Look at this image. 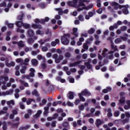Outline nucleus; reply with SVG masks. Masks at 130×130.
<instances>
[{
  "mask_svg": "<svg viewBox=\"0 0 130 130\" xmlns=\"http://www.w3.org/2000/svg\"><path fill=\"white\" fill-rule=\"evenodd\" d=\"M113 53H114V51H110L108 52L107 49H104L103 51V55L108 58V59H113Z\"/></svg>",
  "mask_w": 130,
  "mask_h": 130,
  "instance_id": "nucleus-1",
  "label": "nucleus"
},
{
  "mask_svg": "<svg viewBox=\"0 0 130 130\" xmlns=\"http://www.w3.org/2000/svg\"><path fill=\"white\" fill-rule=\"evenodd\" d=\"M84 64L86 66L87 69L88 70H91V71H93V67L92 64H90L89 62H85Z\"/></svg>",
  "mask_w": 130,
  "mask_h": 130,
  "instance_id": "nucleus-27",
  "label": "nucleus"
},
{
  "mask_svg": "<svg viewBox=\"0 0 130 130\" xmlns=\"http://www.w3.org/2000/svg\"><path fill=\"white\" fill-rule=\"evenodd\" d=\"M95 32V28H90L89 30H88V33L89 35H92V34H94Z\"/></svg>",
  "mask_w": 130,
  "mask_h": 130,
  "instance_id": "nucleus-33",
  "label": "nucleus"
},
{
  "mask_svg": "<svg viewBox=\"0 0 130 130\" xmlns=\"http://www.w3.org/2000/svg\"><path fill=\"white\" fill-rule=\"evenodd\" d=\"M40 52V50L39 49L37 50V51H31L32 55L35 56L37 55V53H39Z\"/></svg>",
  "mask_w": 130,
  "mask_h": 130,
  "instance_id": "nucleus-45",
  "label": "nucleus"
},
{
  "mask_svg": "<svg viewBox=\"0 0 130 130\" xmlns=\"http://www.w3.org/2000/svg\"><path fill=\"white\" fill-rule=\"evenodd\" d=\"M20 107L21 109H25V106L24 105V104L22 102H20L19 103Z\"/></svg>",
  "mask_w": 130,
  "mask_h": 130,
  "instance_id": "nucleus-54",
  "label": "nucleus"
},
{
  "mask_svg": "<svg viewBox=\"0 0 130 130\" xmlns=\"http://www.w3.org/2000/svg\"><path fill=\"white\" fill-rule=\"evenodd\" d=\"M79 0H73L72 2L69 1L67 2V5L69 7H74V8H77L78 7V1Z\"/></svg>",
  "mask_w": 130,
  "mask_h": 130,
  "instance_id": "nucleus-6",
  "label": "nucleus"
},
{
  "mask_svg": "<svg viewBox=\"0 0 130 130\" xmlns=\"http://www.w3.org/2000/svg\"><path fill=\"white\" fill-rule=\"evenodd\" d=\"M93 6H87V7H83V8H78L77 9V11H78V12H80V11H83V9H84V10H89V9H92V7Z\"/></svg>",
  "mask_w": 130,
  "mask_h": 130,
  "instance_id": "nucleus-30",
  "label": "nucleus"
},
{
  "mask_svg": "<svg viewBox=\"0 0 130 130\" xmlns=\"http://www.w3.org/2000/svg\"><path fill=\"white\" fill-rule=\"evenodd\" d=\"M83 94L81 93H79L78 96H79V98L81 100V101H83V102H85L86 101V100L83 97Z\"/></svg>",
  "mask_w": 130,
  "mask_h": 130,
  "instance_id": "nucleus-41",
  "label": "nucleus"
},
{
  "mask_svg": "<svg viewBox=\"0 0 130 130\" xmlns=\"http://www.w3.org/2000/svg\"><path fill=\"white\" fill-rule=\"evenodd\" d=\"M129 118H125L123 120V124H125V123H127V122H129Z\"/></svg>",
  "mask_w": 130,
  "mask_h": 130,
  "instance_id": "nucleus-60",
  "label": "nucleus"
},
{
  "mask_svg": "<svg viewBox=\"0 0 130 130\" xmlns=\"http://www.w3.org/2000/svg\"><path fill=\"white\" fill-rule=\"evenodd\" d=\"M78 19L79 21H80L81 22H83L84 21V16H83L82 15H79Z\"/></svg>",
  "mask_w": 130,
  "mask_h": 130,
  "instance_id": "nucleus-47",
  "label": "nucleus"
},
{
  "mask_svg": "<svg viewBox=\"0 0 130 130\" xmlns=\"http://www.w3.org/2000/svg\"><path fill=\"white\" fill-rule=\"evenodd\" d=\"M33 113V111L31 109H29L27 110V113L25 114L24 118L27 119L30 117V115H32V113Z\"/></svg>",
  "mask_w": 130,
  "mask_h": 130,
  "instance_id": "nucleus-11",
  "label": "nucleus"
},
{
  "mask_svg": "<svg viewBox=\"0 0 130 130\" xmlns=\"http://www.w3.org/2000/svg\"><path fill=\"white\" fill-rule=\"evenodd\" d=\"M32 101H33V99H28V100L26 101V104L27 105H30Z\"/></svg>",
  "mask_w": 130,
  "mask_h": 130,
  "instance_id": "nucleus-53",
  "label": "nucleus"
},
{
  "mask_svg": "<svg viewBox=\"0 0 130 130\" xmlns=\"http://www.w3.org/2000/svg\"><path fill=\"white\" fill-rule=\"evenodd\" d=\"M31 62L34 67H37L38 64V60L36 59H32L31 60Z\"/></svg>",
  "mask_w": 130,
  "mask_h": 130,
  "instance_id": "nucleus-28",
  "label": "nucleus"
},
{
  "mask_svg": "<svg viewBox=\"0 0 130 130\" xmlns=\"http://www.w3.org/2000/svg\"><path fill=\"white\" fill-rule=\"evenodd\" d=\"M2 128L3 130H7L8 129V126H7V122L4 121L3 122V127Z\"/></svg>",
  "mask_w": 130,
  "mask_h": 130,
  "instance_id": "nucleus-37",
  "label": "nucleus"
},
{
  "mask_svg": "<svg viewBox=\"0 0 130 130\" xmlns=\"http://www.w3.org/2000/svg\"><path fill=\"white\" fill-rule=\"evenodd\" d=\"M104 123V121L103 120H101L100 119H96L95 121V125L96 127H99L100 125L103 124Z\"/></svg>",
  "mask_w": 130,
  "mask_h": 130,
  "instance_id": "nucleus-10",
  "label": "nucleus"
},
{
  "mask_svg": "<svg viewBox=\"0 0 130 130\" xmlns=\"http://www.w3.org/2000/svg\"><path fill=\"white\" fill-rule=\"evenodd\" d=\"M62 125L63 127H68L69 125V122H63L62 123Z\"/></svg>",
  "mask_w": 130,
  "mask_h": 130,
  "instance_id": "nucleus-44",
  "label": "nucleus"
},
{
  "mask_svg": "<svg viewBox=\"0 0 130 130\" xmlns=\"http://www.w3.org/2000/svg\"><path fill=\"white\" fill-rule=\"evenodd\" d=\"M82 62V61H77L74 63H70L69 64V67L70 68H73V67H76V66H78V64H80Z\"/></svg>",
  "mask_w": 130,
  "mask_h": 130,
  "instance_id": "nucleus-17",
  "label": "nucleus"
},
{
  "mask_svg": "<svg viewBox=\"0 0 130 130\" xmlns=\"http://www.w3.org/2000/svg\"><path fill=\"white\" fill-rule=\"evenodd\" d=\"M42 50L44 52H45L48 50V48H47V47H46V46L42 47Z\"/></svg>",
  "mask_w": 130,
  "mask_h": 130,
  "instance_id": "nucleus-52",
  "label": "nucleus"
},
{
  "mask_svg": "<svg viewBox=\"0 0 130 130\" xmlns=\"http://www.w3.org/2000/svg\"><path fill=\"white\" fill-rule=\"evenodd\" d=\"M36 34L37 35H43V34H44V32L42 30L38 29L36 31Z\"/></svg>",
  "mask_w": 130,
  "mask_h": 130,
  "instance_id": "nucleus-42",
  "label": "nucleus"
},
{
  "mask_svg": "<svg viewBox=\"0 0 130 130\" xmlns=\"http://www.w3.org/2000/svg\"><path fill=\"white\" fill-rule=\"evenodd\" d=\"M79 108L80 110H84V109H85V106H84V105H81L79 106Z\"/></svg>",
  "mask_w": 130,
  "mask_h": 130,
  "instance_id": "nucleus-64",
  "label": "nucleus"
},
{
  "mask_svg": "<svg viewBox=\"0 0 130 130\" xmlns=\"http://www.w3.org/2000/svg\"><path fill=\"white\" fill-rule=\"evenodd\" d=\"M75 93L72 91H70L69 92V96H68V98L70 100H73L74 99V97H75Z\"/></svg>",
  "mask_w": 130,
  "mask_h": 130,
  "instance_id": "nucleus-29",
  "label": "nucleus"
},
{
  "mask_svg": "<svg viewBox=\"0 0 130 130\" xmlns=\"http://www.w3.org/2000/svg\"><path fill=\"white\" fill-rule=\"evenodd\" d=\"M121 42V39L117 38L115 40V44H118V43H120Z\"/></svg>",
  "mask_w": 130,
  "mask_h": 130,
  "instance_id": "nucleus-48",
  "label": "nucleus"
},
{
  "mask_svg": "<svg viewBox=\"0 0 130 130\" xmlns=\"http://www.w3.org/2000/svg\"><path fill=\"white\" fill-rule=\"evenodd\" d=\"M27 43L28 44H29L30 45H32L33 43H34V39L33 38H30L27 39Z\"/></svg>",
  "mask_w": 130,
  "mask_h": 130,
  "instance_id": "nucleus-32",
  "label": "nucleus"
},
{
  "mask_svg": "<svg viewBox=\"0 0 130 130\" xmlns=\"http://www.w3.org/2000/svg\"><path fill=\"white\" fill-rule=\"evenodd\" d=\"M111 49L112 50V51H114V52H115V51H118L117 46H114V43H112L111 45Z\"/></svg>",
  "mask_w": 130,
  "mask_h": 130,
  "instance_id": "nucleus-18",
  "label": "nucleus"
},
{
  "mask_svg": "<svg viewBox=\"0 0 130 130\" xmlns=\"http://www.w3.org/2000/svg\"><path fill=\"white\" fill-rule=\"evenodd\" d=\"M83 96H86L88 97V96H90L91 92L90 91H88L87 89H85L81 92Z\"/></svg>",
  "mask_w": 130,
  "mask_h": 130,
  "instance_id": "nucleus-13",
  "label": "nucleus"
},
{
  "mask_svg": "<svg viewBox=\"0 0 130 130\" xmlns=\"http://www.w3.org/2000/svg\"><path fill=\"white\" fill-rule=\"evenodd\" d=\"M18 46H19V47L20 48H22V47H24V46H25V44H24V43L23 42V41H20L18 43Z\"/></svg>",
  "mask_w": 130,
  "mask_h": 130,
  "instance_id": "nucleus-34",
  "label": "nucleus"
},
{
  "mask_svg": "<svg viewBox=\"0 0 130 130\" xmlns=\"http://www.w3.org/2000/svg\"><path fill=\"white\" fill-rule=\"evenodd\" d=\"M111 6H112V7H114V10H118V9H122V8L124 7L123 5H120L116 2H112L111 4Z\"/></svg>",
  "mask_w": 130,
  "mask_h": 130,
  "instance_id": "nucleus-7",
  "label": "nucleus"
},
{
  "mask_svg": "<svg viewBox=\"0 0 130 130\" xmlns=\"http://www.w3.org/2000/svg\"><path fill=\"white\" fill-rule=\"evenodd\" d=\"M47 103V101L45 99H43L41 103H40V106H43Z\"/></svg>",
  "mask_w": 130,
  "mask_h": 130,
  "instance_id": "nucleus-38",
  "label": "nucleus"
},
{
  "mask_svg": "<svg viewBox=\"0 0 130 130\" xmlns=\"http://www.w3.org/2000/svg\"><path fill=\"white\" fill-rule=\"evenodd\" d=\"M15 62L11 61L10 63H6L7 67L8 68H11V67H15Z\"/></svg>",
  "mask_w": 130,
  "mask_h": 130,
  "instance_id": "nucleus-35",
  "label": "nucleus"
},
{
  "mask_svg": "<svg viewBox=\"0 0 130 130\" xmlns=\"http://www.w3.org/2000/svg\"><path fill=\"white\" fill-rule=\"evenodd\" d=\"M108 62H109L108 59H104L103 63L101 61H100L99 62V65L100 66V67H103V66H105V64H106V63H108Z\"/></svg>",
  "mask_w": 130,
  "mask_h": 130,
  "instance_id": "nucleus-16",
  "label": "nucleus"
},
{
  "mask_svg": "<svg viewBox=\"0 0 130 130\" xmlns=\"http://www.w3.org/2000/svg\"><path fill=\"white\" fill-rule=\"evenodd\" d=\"M122 12L123 13V14H124V15H127L128 14V10H127V9L124 8L122 10Z\"/></svg>",
  "mask_w": 130,
  "mask_h": 130,
  "instance_id": "nucleus-50",
  "label": "nucleus"
},
{
  "mask_svg": "<svg viewBox=\"0 0 130 130\" xmlns=\"http://www.w3.org/2000/svg\"><path fill=\"white\" fill-rule=\"evenodd\" d=\"M22 26H23V27L25 28V29H28V28L30 27V25H29V24H27V23H23Z\"/></svg>",
  "mask_w": 130,
  "mask_h": 130,
  "instance_id": "nucleus-51",
  "label": "nucleus"
},
{
  "mask_svg": "<svg viewBox=\"0 0 130 130\" xmlns=\"http://www.w3.org/2000/svg\"><path fill=\"white\" fill-rule=\"evenodd\" d=\"M19 124H20V122L12 123V127H13L14 128H17L18 126H19Z\"/></svg>",
  "mask_w": 130,
  "mask_h": 130,
  "instance_id": "nucleus-40",
  "label": "nucleus"
},
{
  "mask_svg": "<svg viewBox=\"0 0 130 130\" xmlns=\"http://www.w3.org/2000/svg\"><path fill=\"white\" fill-rule=\"evenodd\" d=\"M54 10H55V11H58V14L60 16H61V15H62V14H63V11L62 10V8H55Z\"/></svg>",
  "mask_w": 130,
  "mask_h": 130,
  "instance_id": "nucleus-24",
  "label": "nucleus"
},
{
  "mask_svg": "<svg viewBox=\"0 0 130 130\" xmlns=\"http://www.w3.org/2000/svg\"><path fill=\"white\" fill-rule=\"evenodd\" d=\"M120 29L121 31H126V29H127V27L126 26H122L120 27Z\"/></svg>",
  "mask_w": 130,
  "mask_h": 130,
  "instance_id": "nucleus-56",
  "label": "nucleus"
},
{
  "mask_svg": "<svg viewBox=\"0 0 130 130\" xmlns=\"http://www.w3.org/2000/svg\"><path fill=\"white\" fill-rule=\"evenodd\" d=\"M14 91L13 89H10L9 90L6 91V92L3 91L1 92L0 91V96H6V95H11V94H13Z\"/></svg>",
  "mask_w": 130,
  "mask_h": 130,
  "instance_id": "nucleus-9",
  "label": "nucleus"
},
{
  "mask_svg": "<svg viewBox=\"0 0 130 130\" xmlns=\"http://www.w3.org/2000/svg\"><path fill=\"white\" fill-rule=\"evenodd\" d=\"M56 44H59V40L58 39H55L54 41H52L51 43V45L53 47L56 46Z\"/></svg>",
  "mask_w": 130,
  "mask_h": 130,
  "instance_id": "nucleus-19",
  "label": "nucleus"
},
{
  "mask_svg": "<svg viewBox=\"0 0 130 130\" xmlns=\"http://www.w3.org/2000/svg\"><path fill=\"white\" fill-rule=\"evenodd\" d=\"M83 49H82L81 52H84V51H86V50H88L89 48V46H88V44L86 43L83 44Z\"/></svg>",
  "mask_w": 130,
  "mask_h": 130,
  "instance_id": "nucleus-25",
  "label": "nucleus"
},
{
  "mask_svg": "<svg viewBox=\"0 0 130 130\" xmlns=\"http://www.w3.org/2000/svg\"><path fill=\"white\" fill-rule=\"evenodd\" d=\"M23 22L22 21H17L16 23V26H17V27H22V25H23Z\"/></svg>",
  "mask_w": 130,
  "mask_h": 130,
  "instance_id": "nucleus-46",
  "label": "nucleus"
},
{
  "mask_svg": "<svg viewBox=\"0 0 130 130\" xmlns=\"http://www.w3.org/2000/svg\"><path fill=\"white\" fill-rule=\"evenodd\" d=\"M31 94L33 95V96H36V97H39V96H40L39 92H38V91H37L36 89H34L32 91Z\"/></svg>",
  "mask_w": 130,
  "mask_h": 130,
  "instance_id": "nucleus-26",
  "label": "nucleus"
},
{
  "mask_svg": "<svg viewBox=\"0 0 130 130\" xmlns=\"http://www.w3.org/2000/svg\"><path fill=\"white\" fill-rule=\"evenodd\" d=\"M70 37H71V35L69 34L64 35V36L61 38V43L64 45H68L70 43V41L69 40Z\"/></svg>",
  "mask_w": 130,
  "mask_h": 130,
  "instance_id": "nucleus-2",
  "label": "nucleus"
},
{
  "mask_svg": "<svg viewBox=\"0 0 130 130\" xmlns=\"http://www.w3.org/2000/svg\"><path fill=\"white\" fill-rule=\"evenodd\" d=\"M3 7H7V3H6V2H3L0 4V7L2 8Z\"/></svg>",
  "mask_w": 130,
  "mask_h": 130,
  "instance_id": "nucleus-61",
  "label": "nucleus"
},
{
  "mask_svg": "<svg viewBox=\"0 0 130 130\" xmlns=\"http://www.w3.org/2000/svg\"><path fill=\"white\" fill-rule=\"evenodd\" d=\"M32 28H34V29H42V26L40 24H32L31 25Z\"/></svg>",
  "mask_w": 130,
  "mask_h": 130,
  "instance_id": "nucleus-20",
  "label": "nucleus"
},
{
  "mask_svg": "<svg viewBox=\"0 0 130 130\" xmlns=\"http://www.w3.org/2000/svg\"><path fill=\"white\" fill-rule=\"evenodd\" d=\"M92 41H93V37L90 36V37L86 40V44H90Z\"/></svg>",
  "mask_w": 130,
  "mask_h": 130,
  "instance_id": "nucleus-39",
  "label": "nucleus"
},
{
  "mask_svg": "<svg viewBox=\"0 0 130 130\" xmlns=\"http://www.w3.org/2000/svg\"><path fill=\"white\" fill-rule=\"evenodd\" d=\"M72 35L75 36V37H78L79 33L78 32V28L74 27L73 28Z\"/></svg>",
  "mask_w": 130,
  "mask_h": 130,
  "instance_id": "nucleus-15",
  "label": "nucleus"
},
{
  "mask_svg": "<svg viewBox=\"0 0 130 130\" xmlns=\"http://www.w3.org/2000/svg\"><path fill=\"white\" fill-rule=\"evenodd\" d=\"M71 53L69 52H66L64 54V56H66L67 58H70L71 57Z\"/></svg>",
  "mask_w": 130,
  "mask_h": 130,
  "instance_id": "nucleus-55",
  "label": "nucleus"
},
{
  "mask_svg": "<svg viewBox=\"0 0 130 130\" xmlns=\"http://www.w3.org/2000/svg\"><path fill=\"white\" fill-rule=\"evenodd\" d=\"M78 4H77L78 7L76 8H80V7H86V5L84 4V2H82V0H78Z\"/></svg>",
  "mask_w": 130,
  "mask_h": 130,
  "instance_id": "nucleus-22",
  "label": "nucleus"
},
{
  "mask_svg": "<svg viewBox=\"0 0 130 130\" xmlns=\"http://www.w3.org/2000/svg\"><path fill=\"white\" fill-rule=\"evenodd\" d=\"M23 79H25V78H26V79H27V80H30V75H23L22 76Z\"/></svg>",
  "mask_w": 130,
  "mask_h": 130,
  "instance_id": "nucleus-62",
  "label": "nucleus"
},
{
  "mask_svg": "<svg viewBox=\"0 0 130 130\" xmlns=\"http://www.w3.org/2000/svg\"><path fill=\"white\" fill-rule=\"evenodd\" d=\"M27 32L29 37H33V36H34V35H35V33L34 32V30H33L31 29H28L27 30Z\"/></svg>",
  "mask_w": 130,
  "mask_h": 130,
  "instance_id": "nucleus-14",
  "label": "nucleus"
},
{
  "mask_svg": "<svg viewBox=\"0 0 130 130\" xmlns=\"http://www.w3.org/2000/svg\"><path fill=\"white\" fill-rule=\"evenodd\" d=\"M7 105H9L10 108H13V106H12L11 104H12V105H15V101L13 100H11L10 101H7Z\"/></svg>",
  "mask_w": 130,
  "mask_h": 130,
  "instance_id": "nucleus-21",
  "label": "nucleus"
},
{
  "mask_svg": "<svg viewBox=\"0 0 130 130\" xmlns=\"http://www.w3.org/2000/svg\"><path fill=\"white\" fill-rule=\"evenodd\" d=\"M17 32H20V33H23L25 32V30L24 29H21L20 28H18L17 29Z\"/></svg>",
  "mask_w": 130,
  "mask_h": 130,
  "instance_id": "nucleus-63",
  "label": "nucleus"
},
{
  "mask_svg": "<svg viewBox=\"0 0 130 130\" xmlns=\"http://www.w3.org/2000/svg\"><path fill=\"white\" fill-rule=\"evenodd\" d=\"M8 81H9V77L6 75L1 76L0 77V86L2 85V84H3V85H6Z\"/></svg>",
  "mask_w": 130,
  "mask_h": 130,
  "instance_id": "nucleus-5",
  "label": "nucleus"
},
{
  "mask_svg": "<svg viewBox=\"0 0 130 130\" xmlns=\"http://www.w3.org/2000/svg\"><path fill=\"white\" fill-rule=\"evenodd\" d=\"M100 114H101V112L100 111H96L95 113V116H100Z\"/></svg>",
  "mask_w": 130,
  "mask_h": 130,
  "instance_id": "nucleus-59",
  "label": "nucleus"
},
{
  "mask_svg": "<svg viewBox=\"0 0 130 130\" xmlns=\"http://www.w3.org/2000/svg\"><path fill=\"white\" fill-rule=\"evenodd\" d=\"M16 62H20V64H24V66H28V62L30 61L29 58H25L24 60H23L22 58H17L16 59Z\"/></svg>",
  "mask_w": 130,
  "mask_h": 130,
  "instance_id": "nucleus-3",
  "label": "nucleus"
},
{
  "mask_svg": "<svg viewBox=\"0 0 130 130\" xmlns=\"http://www.w3.org/2000/svg\"><path fill=\"white\" fill-rule=\"evenodd\" d=\"M47 68V65L45 63V61L41 64V68L43 70H45Z\"/></svg>",
  "mask_w": 130,
  "mask_h": 130,
  "instance_id": "nucleus-36",
  "label": "nucleus"
},
{
  "mask_svg": "<svg viewBox=\"0 0 130 130\" xmlns=\"http://www.w3.org/2000/svg\"><path fill=\"white\" fill-rule=\"evenodd\" d=\"M71 44V45H75L76 44V41H75V37H73L72 39Z\"/></svg>",
  "mask_w": 130,
  "mask_h": 130,
  "instance_id": "nucleus-58",
  "label": "nucleus"
},
{
  "mask_svg": "<svg viewBox=\"0 0 130 130\" xmlns=\"http://www.w3.org/2000/svg\"><path fill=\"white\" fill-rule=\"evenodd\" d=\"M58 57V55L57 54H54L53 55V58L55 59V62L56 63H59L60 62V60H62L63 59V56L62 55H60Z\"/></svg>",
  "mask_w": 130,
  "mask_h": 130,
  "instance_id": "nucleus-4",
  "label": "nucleus"
},
{
  "mask_svg": "<svg viewBox=\"0 0 130 130\" xmlns=\"http://www.w3.org/2000/svg\"><path fill=\"white\" fill-rule=\"evenodd\" d=\"M37 58H38V59H39V60H40V59H43L45 61V57L42 56V55H38L37 56Z\"/></svg>",
  "mask_w": 130,
  "mask_h": 130,
  "instance_id": "nucleus-49",
  "label": "nucleus"
},
{
  "mask_svg": "<svg viewBox=\"0 0 130 130\" xmlns=\"http://www.w3.org/2000/svg\"><path fill=\"white\" fill-rule=\"evenodd\" d=\"M120 113V112L119 111H117L114 113V115L116 117H118V116H119Z\"/></svg>",
  "mask_w": 130,
  "mask_h": 130,
  "instance_id": "nucleus-57",
  "label": "nucleus"
},
{
  "mask_svg": "<svg viewBox=\"0 0 130 130\" xmlns=\"http://www.w3.org/2000/svg\"><path fill=\"white\" fill-rule=\"evenodd\" d=\"M44 112L43 113L44 115H45V116H47V114L49 113V112L48 111V110H49V107H45L44 108Z\"/></svg>",
  "mask_w": 130,
  "mask_h": 130,
  "instance_id": "nucleus-23",
  "label": "nucleus"
},
{
  "mask_svg": "<svg viewBox=\"0 0 130 130\" xmlns=\"http://www.w3.org/2000/svg\"><path fill=\"white\" fill-rule=\"evenodd\" d=\"M119 103L118 105H120L121 104H124V102H125V98L122 96L120 98V99L119 100Z\"/></svg>",
  "mask_w": 130,
  "mask_h": 130,
  "instance_id": "nucleus-31",
  "label": "nucleus"
},
{
  "mask_svg": "<svg viewBox=\"0 0 130 130\" xmlns=\"http://www.w3.org/2000/svg\"><path fill=\"white\" fill-rule=\"evenodd\" d=\"M20 82L21 84H22V85H23L24 87H29V84H28V83L25 82V81L23 80H20Z\"/></svg>",
  "mask_w": 130,
  "mask_h": 130,
  "instance_id": "nucleus-43",
  "label": "nucleus"
},
{
  "mask_svg": "<svg viewBox=\"0 0 130 130\" xmlns=\"http://www.w3.org/2000/svg\"><path fill=\"white\" fill-rule=\"evenodd\" d=\"M30 73L29 75H27V76H29L30 78H33L35 76V69L34 68H30L29 69Z\"/></svg>",
  "mask_w": 130,
  "mask_h": 130,
  "instance_id": "nucleus-12",
  "label": "nucleus"
},
{
  "mask_svg": "<svg viewBox=\"0 0 130 130\" xmlns=\"http://www.w3.org/2000/svg\"><path fill=\"white\" fill-rule=\"evenodd\" d=\"M49 20V18L46 17L45 19H42L41 20H40L39 19L37 18L35 19V23H40V24H44L45 22H48Z\"/></svg>",
  "mask_w": 130,
  "mask_h": 130,
  "instance_id": "nucleus-8",
  "label": "nucleus"
}]
</instances>
